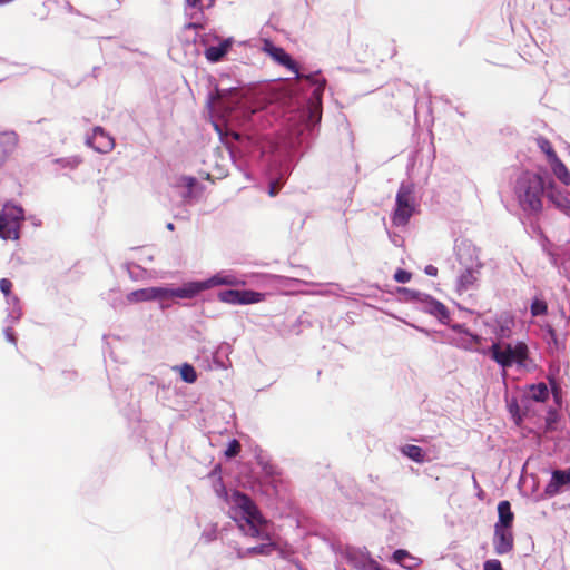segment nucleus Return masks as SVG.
<instances>
[{"label": "nucleus", "instance_id": "f257e3e1", "mask_svg": "<svg viewBox=\"0 0 570 570\" xmlns=\"http://www.w3.org/2000/svg\"><path fill=\"white\" fill-rule=\"evenodd\" d=\"M230 504L233 518L238 522L239 529L252 538L267 540V543L248 549L249 554L268 556L275 549L276 544L271 542V538L266 532L267 521L262 515L255 502L245 493L234 491L230 494Z\"/></svg>", "mask_w": 570, "mask_h": 570}, {"label": "nucleus", "instance_id": "f03ea898", "mask_svg": "<svg viewBox=\"0 0 570 570\" xmlns=\"http://www.w3.org/2000/svg\"><path fill=\"white\" fill-rule=\"evenodd\" d=\"M543 190V178L530 171L520 175L515 184V194L519 204L524 212L529 213L541 212Z\"/></svg>", "mask_w": 570, "mask_h": 570}, {"label": "nucleus", "instance_id": "7ed1b4c3", "mask_svg": "<svg viewBox=\"0 0 570 570\" xmlns=\"http://www.w3.org/2000/svg\"><path fill=\"white\" fill-rule=\"evenodd\" d=\"M489 354L500 366L508 368L514 364L523 366L528 358L529 350L523 342H518L514 345L498 342L491 345Z\"/></svg>", "mask_w": 570, "mask_h": 570}, {"label": "nucleus", "instance_id": "20e7f679", "mask_svg": "<svg viewBox=\"0 0 570 570\" xmlns=\"http://www.w3.org/2000/svg\"><path fill=\"white\" fill-rule=\"evenodd\" d=\"M265 51L268 53V56L274 59L279 65L286 67L288 70H291L296 79H306L314 85H316V88L314 89V96L320 97L322 96L325 87V79L321 78L318 73L314 75H301L298 70V65L292 59V57L281 47L274 46L272 42L265 43Z\"/></svg>", "mask_w": 570, "mask_h": 570}, {"label": "nucleus", "instance_id": "39448f33", "mask_svg": "<svg viewBox=\"0 0 570 570\" xmlns=\"http://www.w3.org/2000/svg\"><path fill=\"white\" fill-rule=\"evenodd\" d=\"M24 215L21 207L6 204L0 210V237L2 239H18Z\"/></svg>", "mask_w": 570, "mask_h": 570}, {"label": "nucleus", "instance_id": "423d86ee", "mask_svg": "<svg viewBox=\"0 0 570 570\" xmlns=\"http://www.w3.org/2000/svg\"><path fill=\"white\" fill-rule=\"evenodd\" d=\"M413 214L412 190L409 186L402 185L396 195V208L392 222L395 226L407 224Z\"/></svg>", "mask_w": 570, "mask_h": 570}, {"label": "nucleus", "instance_id": "0eeeda50", "mask_svg": "<svg viewBox=\"0 0 570 570\" xmlns=\"http://www.w3.org/2000/svg\"><path fill=\"white\" fill-rule=\"evenodd\" d=\"M218 298L227 304L247 305L263 302L265 294L249 289H226L218 294Z\"/></svg>", "mask_w": 570, "mask_h": 570}, {"label": "nucleus", "instance_id": "6e6552de", "mask_svg": "<svg viewBox=\"0 0 570 570\" xmlns=\"http://www.w3.org/2000/svg\"><path fill=\"white\" fill-rule=\"evenodd\" d=\"M208 288L207 284H204L203 282H190L184 284L181 287L178 288H167L161 287V294L163 299L168 298H193L196 295H198L200 292Z\"/></svg>", "mask_w": 570, "mask_h": 570}, {"label": "nucleus", "instance_id": "1a4fd4ad", "mask_svg": "<svg viewBox=\"0 0 570 570\" xmlns=\"http://www.w3.org/2000/svg\"><path fill=\"white\" fill-rule=\"evenodd\" d=\"M493 544L497 554L511 552L514 547L512 528L494 527Z\"/></svg>", "mask_w": 570, "mask_h": 570}, {"label": "nucleus", "instance_id": "9d476101", "mask_svg": "<svg viewBox=\"0 0 570 570\" xmlns=\"http://www.w3.org/2000/svg\"><path fill=\"white\" fill-rule=\"evenodd\" d=\"M87 145L99 153H108L114 149L115 140L104 128L98 126L94 129L92 136L87 139Z\"/></svg>", "mask_w": 570, "mask_h": 570}, {"label": "nucleus", "instance_id": "9b49d317", "mask_svg": "<svg viewBox=\"0 0 570 570\" xmlns=\"http://www.w3.org/2000/svg\"><path fill=\"white\" fill-rule=\"evenodd\" d=\"M19 137L14 131L0 132V166L16 151Z\"/></svg>", "mask_w": 570, "mask_h": 570}, {"label": "nucleus", "instance_id": "f8f14e48", "mask_svg": "<svg viewBox=\"0 0 570 570\" xmlns=\"http://www.w3.org/2000/svg\"><path fill=\"white\" fill-rule=\"evenodd\" d=\"M570 483V468L567 470H556L552 472L550 483L546 488V492L553 495L559 492L562 485Z\"/></svg>", "mask_w": 570, "mask_h": 570}, {"label": "nucleus", "instance_id": "ddd939ff", "mask_svg": "<svg viewBox=\"0 0 570 570\" xmlns=\"http://www.w3.org/2000/svg\"><path fill=\"white\" fill-rule=\"evenodd\" d=\"M157 298L163 299L161 287L141 288L127 295V299L131 303L153 301Z\"/></svg>", "mask_w": 570, "mask_h": 570}, {"label": "nucleus", "instance_id": "4468645a", "mask_svg": "<svg viewBox=\"0 0 570 570\" xmlns=\"http://www.w3.org/2000/svg\"><path fill=\"white\" fill-rule=\"evenodd\" d=\"M514 513L509 501L503 500L498 504V521L494 527L512 528Z\"/></svg>", "mask_w": 570, "mask_h": 570}, {"label": "nucleus", "instance_id": "2eb2a0df", "mask_svg": "<svg viewBox=\"0 0 570 570\" xmlns=\"http://www.w3.org/2000/svg\"><path fill=\"white\" fill-rule=\"evenodd\" d=\"M232 47L230 40H224L218 46H210L205 50V57L210 62L219 61Z\"/></svg>", "mask_w": 570, "mask_h": 570}, {"label": "nucleus", "instance_id": "dca6fc26", "mask_svg": "<svg viewBox=\"0 0 570 570\" xmlns=\"http://www.w3.org/2000/svg\"><path fill=\"white\" fill-rule=\"evenodd\" d=\"M554 176L566 186L570 185V171L563 161L558 157L549 163Z\"/></svg>", "mask_w": 570, "mask_h": 570}, {"label": "nucleus", "instance_id": "f3484780", "mask_svg": "<svg viewBox=\"0 0 570 570\" xmlns=\"http://www.w3.org/2000/svg\"><path fill=\"white\" fill-rule=\"evenodd\" d=\"M529 397L535 402H544L549 397L546 383L532 384L529 386Z\"/></svg>", "mask_w": 570, "mask_h": 570}, {"label": "nucleus", "instance_id": "a211bd4d", "mask_svg": "<svg viewBox=\"0 0 570 570\" xmlns=\"http://www.w3.org/2000/svg\"><path fill=\"white\" fill-rule=\"evenodd\" d=\"M401 452L413 460L416 463H423L425 461V454L422 448L417 445L407 444L401 449Z\"/></svg>", "mask_w": 570, "mask_h": 570}, {"label": "nucleus", "instance_id": "6ab92c4d", "mask_svg": "<svg viewBox=\"0 0 570 570\" xmlns=\"http://www.w3.org/2000/svg\"><path fill=\"white\" fill-rule=\"evenodd\" d=\"M203 283L207 284L208 288L212 286H217V285L237 286L239 284V282L234 276H219V275H216Z\"/></svg>", "mask_w": 570, "mask_h": 570}, {"label": "nucleus", "instance_id": "aec40b11", "mask_svg": "<svg viewBox=\"0 0 570 570\" xmlns=\"http://www.w3.org/2000/svg\"><path fill=\"white\" fill-rule=\"evenodd\" d=\"M180 377L186 383H195L197 381V373L193 365L185 363L179 367Z\"/></svg>", "mask_w": 570, "mask_h": 570}, {"label": "nucleus", "instance_id": "412c9836", "mask_svg": "<svg viewBox=\"0 0 570 570\" xmlns=\"http://www.w3.org/2000/svg\"><path fill=\"white\" fill-rule=\"evenodd\" d=\"M476 282V276L473 269H465L459 277V285L463 289H468Z\"/></svg>", "mask_w": 570, "mask_h": 570}, {"label": "nucleus", "instance_id": "4be33fe9", "mask_svg": "<svg viewBox=\"0 0 570 570\" xmlns=\"http://www.w3.org/2000/svg\"><path fill=\"white\" fill-rule=\"evenodd\" d=\"M538 146L547 155L549 163L558 158L557 153L554 151L551 142L547 138L540 137L538 139Z\"/></svg>", "mask_w": 570, "mask_h": 570}, {"label": "nucleus", "instance_id": "5701e85b", "mask_svg": "<svg viewBox=\"0 0 570 570\" xmlns=\"http://www.w3.org/2000/svg\"><path fill=\"white\" fill-rule=\"evenodd\" d=\"M548 313V305L543 299L534 298L531 304L532 316L546 315Z\"/></svg>", "mask_w": 570, "mask_h": 570}, {"label": "nucleus", "instance_id": "b1692460", "mask_svg": "<svg viewBox=\"0 0 570 570\" xmlns=\"http://www.w3.org/2000/svg\"><path fill=\"white\" fill-rule=\"evenodd\" d=\"M406 559H410V560H414V558L409 553V551L406 550H403V549H399L396 550L394 553H393V560L400 564H402L403 567H406V568H412L411 564H406L405 560Z\"/></svg>", "mask_w": 570, "mask_h": 570}, {"label": "nucleus", "instance_id": "393cba45", "mask_svg": "<svg viewBox=\"0 0 570 570\" xmlns=\"http://www.w3.org/2000/svg\"><path fill=\"white\" fill-rule=\"evenodd\" d=\"M240 450H242V445L239 443L238 440L236 439H233L229 443H228V446L225 451V456L226 458H235L237 456L239 453H240Z\"/></svg>", "mask_w": 570, "mask_h": 570}, {"label": "nucleus", "instance_id": "a878e982", "mask_svg": "<svg viewBox=\"0 0 570 570\" xmlns=\"http://www.w3.org/2000/svg\"><path fill=\"white\" fill-rule=\"evenodd\" d=\"M411 273L405 269H397L394 274V279L397 283H407L411 279Z\"/></svg>", "mask_w": 570, "mask_h": 570}, {"label": "nucleus", "instance_id": "bb28decb", "mask_svg": "<svg viewBox=\"0 0 570 570\" xmlns=\"http://www.w3.org/2000/svg\"><path fill=\"white\" fill-rule=\"evenodd\" d=\"M483 570H503L501 562L497 559L487 560Z\"/></svg>", "mask_w": 570, "mask_h": 570}, {"label": "nucleus", "instance_id": "cd10ccee", "mask_svg": "<svg viewBox=\"0 0 570 570\" xmlns=\"http://www.w3.org/2000/svg\"><path fill=\"white\" fill-rule=\"evenodd\" d=\"M282 185H283V183L281 181V179L271 181L269 188H268L269 196L275 197L278 194V191L281 190Z\"/></svg>", "mask_w": 570, "mask_h": 570}, {"label": "nucleus", "instance_id": "c85d7f7f", "mask_svg": "<svg viewBox=\"0 0 570 570\" xmlns=\"http://www.w3.org/2000/svg\"><path fill=\"white\" fill-rule=\"evenodd\" d=\"M12 283L8 278H1L0 279V289L1 292L8 296L11 293Z\"/></svg>", "mask_w": 570, "mask_h": 570}, {"label": "nucleus", "instance_id": "c756f323", "mask_svg": "<svg viewBox=\"0 0 570 570\" xmlns=\"http://www.w3.org/2000/svg\"><path fill=\"white\" fill-rule=\"evenodd\" d=\"M186 3L190 8H195L200 3V0H186Z\"/></svg>", "mask_w": 570, "mask_h": 570}, {"label": "nucleus", "instance_id": "7c9ffc66", "mask_svg": "<svg viewBox=\"0 0 570 570\" xmlns=\"http://www.w3.org/2000/svg\"><path fill=\"white\" fill-rule=\"evenodd\" d=\"M557 205L559 207H562V208H569L570 207V200L567 199V198H563L562 203H558Z\"/></svg>", "mask_w": 570, "mask_h": 570}, {"label": "nucleus", "instance_id": "2f4dec72", "mask_svg": "<svg viewBox=\"0 0 570 570\" xmlns=\"http://www.w3.org/2000/svg\"><path fill=\"white\" fill-rule=\"evenodd\" d=\"M426 274L429 275H432V276H435L436 275V272L438 269L433 266H428L426 269H425Z\"/></svg>", "mask_w": 570, "mask_h": 570}, {"label": "nucleus", "instance_id": "473e14b6", "mask_svg": "<svg viewBox=\"0 0 570 570\" xmlns=\"http://www.w3.org/2000/svg\"><path fill=\"white\" fill-rule=\"evenodd\" d=\"M438 309H439L441 313H444V312H445V307H444V305H442V304H439Z\"/></svg>", "mask_w": 570, "mask_h": 570}, {"label": "nucleus", "instance_id": "72a5a7b5", "mask_svg": "<svg viewBox=\"0 0 570 570\" xmlns=\"http://www.w3.org/2000/svg\"><path fill=\"white\" fill-rule=\"evenodd\" d=\"M461 246H469L465 242H461L460 245H456L458 248H460Z\"/></svg>", "mask_w": 570, "mask_h": 570}, {"label": "nucleus", "instance_id": "f704fd0d", "mask_svg": "<svg viewBox=\"0 0 570 570\" xmlns=\"http://www.w3.org/2000/svg\"><path fill=\"white\" fill-rule=\"evenodd\" d=\"M471 340L474 341L475 343H479V337L478 336H471Z\"/></svg>", "mask_w": 570, "mask_h": 570}, {"label": "nucleus", "instance_id": "c9c22d12", "mask_svg": "<svg viewBox=\"0 0 570 570\" xmlns=\"http://www.w3.org/2000/svg\"><path fill=\"white\" fill-rule=\"evenodd\" d=\"M8 336L10 338V341L14 342V337L11 334H9Z\"/></svg>", "mask_w": 570, "mask_h": 570}, {"label": "nucleus", "instance_id": "e433bc0d", "mask_svg": "<svg viewBox=\"0 0 570 570\" xmlns=\"http://www.w3.org/2000/svg\"><path fill=\"white\" fill-rule=\"evenodd\" d=\"M168 228L173 229L174 228L173 224H168Z\"/></svg>", "mask_w": 570, "mask_h": 570}]
</instances>
